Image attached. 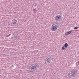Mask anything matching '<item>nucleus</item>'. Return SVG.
I'll return each mask as SVG.
<instances>
[{
	"mask_svg": "<svg viewBox=\"0 0 79 79\" xmlns=\"http://www.w3.org/2000/svg\"><path fill=\"white\" fill-rule=\"evenodd\" d=\"M39 64H35L32 65L30 67V69L31 70H29V72H31L32 71L33 72L35 70H36L37 68L39 67Z\"/></svg>",
	"mask_w": 79,
	"mask_h": 79,
	"instance_id": "f257e3e1",
	"label": "nucleus"
},
{
	"mask_svg": "<svg viewBox=\"0 0 79 79\" xmlns=\"http://www.w3.org/2000/svg\"><path fill=\"white\" fill-rule=\"evenodd\" d=\"M54 60L55 59H54V58H53L52 56H51L48 57L45 60H44V61L46 63L48 64L50 63V62L52 63L53 61H54Z\"/></svg>",
	"mask_w": 79,
	"mask_h": 79,
	"instance_id": "f03ea898",
	"label": "nucleus"
},
{
	"mask_svg": "<svg viewBox=\"0 0 79 79\" xmlns=\"http://www.w3.org/2000/svg\"><path fill=\"white\" fill-rule=\"evenodd\" d=\"M77 72L75 70H72L70 73H69L68 74L69 77L71 78V77H75V76L77 74Z\"/></svg>",
	"mask_w": 79,
	"mask_h": 79,
	"instance_id": "7ed1b4c3",
	"label": "nucleus"
},
{
	"mask_svg": "<svg viewBox=\"0 0 79 79\" xmlns=\"http://www.w3.org/2000/svg\"><path fill=\"white\" fill-rule=\"evenodd\" d=\"M55 20L57 21L60 22L61 21V16L60 15H57L55 17Z\"/></svg>",
	"mask_w": 79,
	"mask_h": 79,
	"instance_id": "20e7f679",
	"label": "nucleus"
},
{
	"mask_svg": "<svg viewBox=\"0 0 79 79\" xmlns=\"http://www.w3.org/2000/svg\"><path fill=\"white\" fill-rule=\"evenodd\" d=\"M58 28V27L55 25H52V27L51 28V30L52 31H55V30H56V29Z\"/></svg>",
	"mask_w": 79,
	"mask_h": 79,
	"instance_id": "39448f33",
	"label": "nucleus"
},
{
	"mask_svg": "<svg viewBox=\"0 0 79 79\" xmlns=\"http://www.w3.org/2000/svg\"><path fill=\"white\" fill-rule=\"evenodd\" d=\"M12 21L13 22H12V23L13 24H16V23H17V22L18 21L16 20L15 19H13Z\"/></svg>",
	"mask_w": 79,
	"mask_h": 79,
	"instance_id": "423d86ee",
	"label": "nucleus"
},
{
	"mask_svg": "<svg viewBox=\"0 0 79 79\" xmlns=\"http://www.w3.org/2000/svg\"><path fill=\"white\" fill-rule=\"evenodd\" d=\"M71 31H69L67 32H66L65 34V35H68V34H71Z\"/></svg>",
	"mask_w": 79,
	"mask_h": 79,
	"instance_id": "0eeeda50",
	"label": "nucleus"
},
{
	"mask_svg": "<svg viewBox=\"0 0 79 79\" xmlns=\"http://www.w3.org/2000/svg\"><path fill=\"white\" fill-rule=\"evenodd\" d=\"M68 43H65L64 45V47L65 48H67L68 47Z\"/></svg>",
	"mask_w": 79,
	"mask_h": 79,
	"instance_id": "6e6552de",
	"label": "nucleus"
},
{
	"mask_svg": "<svg viewBox=\"0 0 79 79\" xmlns=\"http://www.w3.org/2000/svg\"><path fill=\"white\" fill-rule=\"evenodd\" d=\"M59 24V23H55L54 24V26H56L58 27V25Z\"/></svg>",
	"mask_w": 79,
	"mask_h": 79,
	"instance_id": "1a4fd4ad",
	"label": "nucleus"
},
{
	"mask_svg": "<svg viewBox=\"0 0 79 79\" xmlns=\"http://www.w3.org/2000/svg\"><path fill=\"white\" fill-rule=\"evenodd\" d=\"M65 49H66V48H64V46H63L61 50H65Z\"/></svg>",
	"mask_w": 79,
	"mask_h": 79,
	"instance_id": "9d476101",
	"label": "nucleus"
},
{
	"mask_svg": "<svg viewBox=\"0 0 79 79\" xmlns=\"http://www.w3.org/2000/svg\"><path fill=\"white\" fill-rule=\"evenodd\" d=\"M79 28V27H75L74 28V29H78Z\"/></svg>",
	"mask_w": 79,
	"mask_h": 79,
	"instance_id": "9b49d317",
	"label": "nucleus"
},
{
	"mask_svg": "<svg viewBox=\"0 0 79 79\" xmlns=\"http://www.w3.org/2000/svg\"><path fill=\"white\" fill-rule=\"evenodd\" d=\"M11 35V34H9V35H7L6 36V37H9V36H10V35Z\"/></svg>",
	"mask_w": 79,
	"mask_h": 79,
	"instance_id": "f8f14e48",
	"label": "nucleus"
},
{
	"mask_svg": "<svg viewBox=\"0 0 79 79\" xmlns=\"http://www.w3.org/2000/svg\"><path fill=\"white\" fill-rule=\"evenodd\" d=\"M37 3H35V6H37Z\"/></svg>",
	"mask_w": 79,
	"mask_h": 79,
	"instance_id": "ddd939ff",
	"label": "nucleus"
},
{
	"mask_svg": "<svg viewBox=\"0 0 79 79\" xmlns=\"http://www.w3.org/2000/svg\"><path fill=\"white\" fill-rule=\"evenodd\" d=\"M33 11H34V12H35V11H36V10H35V8L33 10Z\"/></svg>",
	"mask_w": 79,
	"mask_h": 79,
	"instance_id": "4468645a",
	"label": "nucleus"
},
{
	"mask_svg": "<svg viewBox=\"0 0 79 79\" xmlns=\"http://www.w3.org/2000/svg\"><path fill=\"white\" fill-rule=\"evenodd\" d=\"M78 62H77L76 63V65H77V64H78Z\"/></svg>",
	"mask_w": 79,
	"mask_h": 79,
	"instance_id": "2eb2a0df",
	"label": "nucleus"
}]
</instances>
